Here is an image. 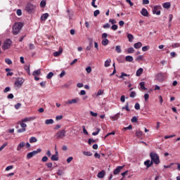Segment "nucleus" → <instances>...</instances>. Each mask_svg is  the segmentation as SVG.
<instances>
[{"label": "nucleus", "mask_w": 180, "mask_h": 180, "mask_svg": "<svg viewBox=\"0 0 180 180\" xmlns=\"http://www.w3.org/2000/svg\"><path fill=\"white\" fill-rule=\"evenodd\" d=\"M22 27H23V23L19 22H15L13 26V31L12 33L15 36L17 34H19V32L22 30Z\"/></svg>", "instance_id": "1"}, {"label": "nucleus", "mask_w": 180, "mask_h": 180, "mask_svg": "<svg viewBox=\"0 0 180 180\" xmlns=\"http://www.w3.org/2000/svg\"><path fill=\"white\" fill-rule=\"evenodd\" d=\"M150 160L153 162H154L156 165L160 164V156H158V154L150 153Z\"/></svg>", "instance_id": "2"}, {"label": "nucleus", "mask_w": 180, "mask_h": 180, "mask_svg": "<svg viewBox=\"0 0 180 180\" xmlns=\"http://www.w3.org/2000/svg\"><path fill=\"white\" fill-rule=\"evenodd\" d=\"M39 153H41V148H38L37 150H34L32 152L28 153L27 154V158L28 160H30V158H33V157H34V155H37V154H39Z\"/></svg>", "instance_id": "3"}, {"label": "nucleus", "mask_w": 180, "mask_h": 180, "mask_svg": "<svg viewBox=\"0 0 180 180\" xmlns=\"http://www.w3.org/2000/svg\"><path fill=\"white\" fill-rule=\"evenodd\" d=\"M66 133H67V131H65V129H63V130L58 131L55 135V137L56 139H64V137H65Z\"/></svg>", "instance_id": "4"}, {"label": "nucleus", "mask_w": 180, "mask_h": 180, "mask_svg": "<svg viewBox=\"0 0 180 180\" xmlns=\"http://www.w3.org/2000/svg\"><path fill=\"white\" fill-rule=\"evenodd\" d=\"M81 99H79V98H76L72 100H68L67 101L65 102V106H67L68 105H72V103H78L79 102H80Z\"/></svg>", "instance_id": "5"}, {"label": "nucleus", "mask_w": 180, "mask_h": 180, "mask_svg": "<svg viewBox=\"0 0 180 180\" xmlns=\"http://www.w3.org/2000/svg\"><path fill=\"white\" fill-rule=\"evenodd\" d=\"M36 8V6L32 4L31 3H27L25 6V11L27 12H32Z\"/></svg>", "instance_id": "6"}, {"label": "nucleus", "mask_w": 180, "mask_h": 180, "mask_svg": "<svg viewBox=\"0 0 180 180\" xmlns=\"http://www.w3.org/2000/svg\"><path fill=\"white\" fill-rule=\"evenodd\" d=\"M11 44H12V41H11V39L6 40L2 46L3 50H8V49L11 47Z\"/></svg>", "instance_id": "7"}, {"label": "nucleus", "mask_w": 180, "mask_h": 180, "mask_svg": "<svg viewBox=\"0 0 180 180\" xmlns=\"http://www.w3.org/2000/svg\"><path fill=\"white\" fill-rule=\"evenodd\" d=\"M161 6H155L153 8V15H161Z\"/></svg>", "instance_id": "8"}, {"label": "nucleus", "mask_w": 180, "mask_h": 180, "mask_svg": "<svg viewBox=\"0 0 180 180\" xmlns=\"http://www.w3.org/2000/svg\"><path fill=\"white\" fill-rule=\"evenodd\" d=\"M23 82H25V79L23 78H18L15 82V86H18V88H20L22 85H23Z\"/></svg>", "instance_id": "9"}, {"label": "nucleus", "mask_w": 180, "mask_h": 180, "mask_svg": "<svg viewBox=\"0 0 180 180\" xmlns=\"http://www.w3.org/2000/svg\"><path fill=\"white\" fill-rule=\"evenodd\" d=\"M156 79H158V81H159L160 82H162V81H164L165 79V77H164V73L162 72H159L157 74L156 77H155Z\"/></svg>", "instance_id": "10"}, {"label": "nucleus", "mask_w": 180, "mask_h": 180, "mask_svg": "<svg viewBox=\"0 0 180 180\" xmlns=\"http://www.w3.org/2000/svg\"><path fill=\"white\" fill-rule=\"evenodd\" d=\"M141 15H142V16L148 17V11H147V9L143 8L141 11Z\"/></svg>", "instance_id": "11"}, {"label": "nucleus", "mask_w": 180, "mask_h": 180, "mask_svg": "<svg viewBox=\"0 0 180 180\" xmlns=\"http://www.w3.org/2000/svg\"><path fill=\"white\" fill-rule=\"evenodd\" d=\"M123 169V166H118L117 168L114 170V175H117L119 172H120L121 170Z\"/></svg>", "instance_id": "12"}, {"label": "nucleus", "mask_w": 180, "mask_h": 180, "mask_svg": "<svg viewBox=\"0 0 180 180\" xmlns=\"http://www.w3.org/2000/svg\"><path fill=\"white\" fill-rule=\"evenodd\" d=\"M25 146H26V143L20 142L17 147V151H20V150H22V148H23V147H25Z\"/></svg>", "instance_id": "13"}, {"label": "nucleus", "mask_w": 180, "mask_h": 180, "mask_svg": "<svg viewBox=\"0 0 180 180\" xmlns=\"http://www.w3.org/2000/svg\"><path fill=\"white\" fill-rule=\"evenodd\" d=\"M105 170H102L101 172H98L97 174L98 178L102 179V178H105Z\"/></svg>", "instance_id": "14"}, {"label": "nucleus", "mask_w": 180, "mask_h": 180, "mask_svg": "<svg viewBox=\"0 0 180 180\" xmlns=\"http://www.w3.org/2000/svg\"><path fill=\"white\" fill-rule=\"evenodd\" d=\"M120 117V112H117L115 115L110 117L111 120H117Z\"/></svg>", "instance_id": "15"}, {"label": "nucleus", "mask_w": 180, "mask_h": 180, "mask_svg": "<svg viewBox=\"0 0 180 180\" xmlns=\"http://www.w3.org/2000/svg\"><path fill=\"white\" fill-rule=\"evenodd\" d=\"M144 165H146V167H147V168H150V167H151V165H153V161H150V160H148L144 162Z\"/></svg>", "instance_id": "16"}, {"label": "nucleus", "mask_w": 180, "mask_h": 180, "mask_svg": "<svg viewBox=\"0 0 180 180\" xmlns=\"http://www.w3.org/2000/svg\"><path fill=\"white\" fill-rule=\"evenodd\" d=\"M110 63H112V60L110 58L107 59L105 61L104 67H105V68L110 67Z\"/></svg>", "instance_id": "17"}, {"label": "nucleus", "mask_w": 180, "mask_h": 180, "mask_svg": "<svg viewBox=\"0 0 180 180\" xmlns=\"http://www.w3.org/2000/svg\"><path fill=\"white\" fill-rule=\"evenodd\" d=\"M61 53H63V49L60 48L59 51H56L53 53V56L54 57H58V56H60V54H61Z\"/></svg>", "instance_id": "18"}, {"label": "nucleus", "mask_w": 180, "mask_h": 180, "mask_svg": "<svg viewBox=\"0 0 180 180\" xmlns=\"http://www.w3.org/2000/svg\"><path fill=\"white\" fill-rule=\"evenodd\" d=\"M142 46H143V44H141V42H137L134 44V49H141Z\"/></svg>", "instance_id": "19"}, {"label": "nucleus", "mask_w": 180, "mask_h": 180, "mask_svg": "<svg viewBox=\"0 0 180 180\" xmlns=\"http://www.w3.org/2000/svg\"><path fill=\"white\" fill-rule=\"evenodd\" d=\"M143 71H144V69H143L142 68H140L136 73V77H140V75H141L143 74Z\"/></svg>", "instance_id": "20"}, {"label": "nucleus", "mask_w": 180, "mask_h": 180, "mask_svg": "<svg viewBox=\"0 0 180 180\" xmlns=\"http://www.w3.org/2000/svg\"><path fill=\"white\" fill-rule=\"evenodd\" d=\"M41 74V71L40 70V69L34 70L32 73V75L34 77H37V75H40Z\"/></svg>", "instance_id": "21"}, {"label": "nucleus", "mask_w": 180, "mask_h": 180, "mask_svg": "<svg viewBox=\"0 0 180 180\" xmlns=\"http://www.w3.org/2000/svg\"><path fill=\"white\" fill-rule=\"evenodd\" d=\"M125 60L126 61H127L128 63H132L134 58H133V56H127L125 57Z\"/></svg>", "instance_id": "22"}, {"label": "nucleus", "mask_w": 180, "mask_h": 180, "mask_svg": "<svg viewBox=\"0 0 180 180\" xmlns=\"http://www.w3.org/2000/svg\"><path fill=\"white\" fill-rule=\"evenodd\" d=\"M102 45L103 46H108V44H109V39L105 38L102 40V42H101Z\"/></svg>", "instance_id": "23"}, {"label": "nucleus", "mask_w": 180, "mask_h": 180, "mask_svg": "<svg viewBox=\"0 0 180 180\" xmlns=\"http://www.w3.org/2000/svg\"><path fill=\"white\" fill-rule=\"evenodd\" d=\"M163 8H165V9H169V8H171V3L166 2L163 4Z\"/></svg>", "instance_id": "24"}, {"label": "nucleus", "mask_w": 180, "mask_h": 180, "mask_svg": "<svg viewBox=\"0 0 180 180\" xmlns=\"http://www.w3.org/2000/svg\"><path fill=\"white\" fill-rule=\"evenodd\" d=\"M48 18H49V13H46L41 16V20H47Z\"/></svg>", "instance_id": "25"}, {"label": "nucleus", "mask_w": 180, "mask_h": 180, "mask_svg": "<svg viewBox=\"0 0 180 180\" xmlns=\"http://www.w3.org/2000/svg\"><path fill=\"white\" fill-rule=\"evenodd\" d=\"M53 123H54V120L53 119L45 120V124H53Z\"/></svg>", "instance_id": "26"}, {"label": "nucleus", "mask_w": 180, "mask_h": 180, "mask_svg": "<svg viewBox=\"0 0 180 180\" xmlns=\"http://www.w3.org/2000/svg\"><path fill=\"white\" fill-rule=\"evenodd\" d=\"M30 120H33V118L32 117H25V118H23L21 122L22 123H25L26 122H30Z\"/></svg>", "instance_id": "27"}, {"label": "nucleus", "mask_w": 180, "mask_h": 180, "mask_svg": "<svg viewBox=\"0 0 180 180\" xmlns=\"http://www.w3.org/2000/svg\"><path fill=\"white\" fill-rule=\"evenodd\" d=\"M127 39H128L129 41H130L131 43V41H133V39H134V37H133V34H128Z\"/></svg>", "instance_id": "28"}, {"label": "nucleus", "mask_w": 180, "mask_h": 180, "mask_svg": "<svg viewBox=\"0 0 180 180\" xmlns=\"http://www.w3.org/2000/svg\"><path fill=\"white\" fill-rule=\"evenodd\" d=\"M136 137H141V136H143V131H140V130H138L136 131Z\"/></svg>", "instance_id": "29"}, {"label": "nucleus", "mask_w": 180, "mask_h": 180, "mask_svg": "<svg viewBox=\"0 0 180 180\" xmlns=\"http://www.w3.org/2000/svg\"><path fill=\"white\" fill-rule=\"evenodd\" d=\"M54 76V73H53V72H50L47 75H46V78L48 79H51V78H53V77Z\"/></svg>", "instance_id": "30"}, {"label": "nucleus", "mask_w": 180, "mask_h": 180, "mask_svg": "<svg viewBox=\"0 0 180 180\" xmlns=\"http://www.w3.org/2000/svg\"><path fill=\"white\" fill-rule=\"evenodd\" d=\"M51 161H58V157L57 155H53L51 158Z\"/></svg>", "instance_id": "31"}, {"label": "nucleus", "mask_w": 180, "mask_h": 180, "mask_svg": "<svg viewBox=\"0 0 180 180\" xmlns=\"http://www.w3.org/2000/svg\"><path fill=\"white\" fill-rule=\"evenodd\" d=\"M30 143H37V139L34 136H32L30 139Z\"/></svg>", "instance_id": "32"}, {"label": "nucleus", "mask_w": 180, "mask_h": 180, "mask_svg": "<svg viewBox=\"0 0 180 180\" xmlns=\"http://www.w3.org/2000/svg\"><path fill=\"white\" fill-rule=\"evenodd\" d=\"M124 77H130V75H127L124 72H122L121 75L120 76V78L124 79Z\"/></svg>", "instance_id": "33"}, {"label": "nucleus", "mask_w": 180, "mask_h": 180, "mask_svg": "<svg viewBox=\"0 0 180 180\" xmlns=\"http://www.w3.org/2000/svg\"><path fill=\"white\" fill-rule=\"evenodd\" d=\"M140 86H141V89H142L143 91H146V89H147L145 86V84L144 82H141L140 83Z\"/></svg>", "instance_id": "34"}, {"label": "nucleus", "mask_w": 180, "mask_h": 180, "mask_svg": "<svg viewBox=\"0 0 180 180\" xmlns=\"http://www.w3.org/2000/svg\"><path fill=\"white\" fill-rule=\"evenodd\" d=\"M124 109L127 111V112H130V109L129 108V103H127V105L124 107L122 108V110H124Z\"/></svg>", "instance_id": "35"}, {"label": "nucleus", "mask_w": 180, "mask_h": 180, "mask_svg": "<svg viewBox=\"0 0 180 180\" xmlns=\"http://www.w3.org/2000/svg\"><path fill=\"white\" fill-rule=\"evenodd\" d=\"M127 53L129 54H131V53H134V48H133V47L129 48L127 49Z\"/></svg>", "instance_id": "36"}, {"label": "nucleus", "mask_w": 180, "mask_h": 180, "mask_svg": "<svg viewBox=\"0 0 180 180\" xmlns=\"http://www.w3.org/2000/svg\"><path fill=\"white\" fill-rule=\"evenodd\" d=\"M133 129V127L131 125H129V127H124L122 129V131H126V130H131Z\"/></svg>", "instance_id": "37"}, {"label": "nucleus", "mask_w": 180, "mask_h": 180, "mask_svg": "<svg viewBox=\"0 0 180 180\" xmlns=\"http://www.w3.org/2000/svg\"><path fill=\"white\" fill-rule=\"evenodd\" d=\"M115 50L117 53H122V48L120 47V46H116Z\"/></svg>", "instance_id": "38"}, {"label": "nucleus", "mask_w": 180, "mask_h": 180, "mask_svg": "<svg viewBox=\"0 0 180 180\" xmlns=\"http://www.w3.org/2000/svg\"><path fill=\"white\" fill-rule=\"evenodd\" d=\"M86 71L87 74H91V72H92V68H91V66L87 67L86 68Z\"/></svg>", "instance_id": "39"}, {"label": "nucleus", "mask_w": 180, "mask_h": 180, "mask_svg": "<svg viewBox=\"0 0 180 180\" xmlns=\"http://www.w3.org/2000/svg\"><path fill=\"white\" fill-rule=\"evenodd\" d=\"M83 154H84V155H86V157H91V155H92V153H91V152H86V151H84Z\"/></svg>", "instance_id": "40"}, {"label": "nucleus", "mask_w": 180, "mask_h": 180, "mask_svg": "<svg viewBox=\"0 0 180 180\" xmlns=\"http://www.w3.org/2000/svg\"><path fill=\"white\" fill-rule=\"evenodd\" d=\"M40 6L41 8H45L46 7V1L44 0H42L40 3Z\"/></svg>", "instance_id": "41"}, {"label": "nucleus", "mask_w": 180, "mask_h": 180, "mask_svg": "<svg viewBox=\"0 0 180 180\" xmlns=\"http://www.w3.org/2000/svg\"><path fill=\"white\" fill-rule=\"evenodd\" d=\"M57 175H58L59 176H63V175H64V172H63V170H58L57 172Z\"/></svg>", "instance_id": "42"}, {"label": "nucleus", "mask_w": 180, "mask_h": 180, "mask_svg": "<svg viewBox=\"0 0 180 180\" xmlns=\"http://www.w3.org/2000/svg\"><path fill=\"white\" fill-rule=\"evenodd\" d=\"M99 131H101V129L97 128V131L93 132L92 136H98L99 134Z\"/></svg>", "instance_id": "43"}, {"label": "nucleus", "mask_w": 180, "mask_h": 180, "mask_svg": "<svg viewBox=\"0 0 180 180\" xmlns=\"http://www.w3.org/2000/svg\"><path fill=\"white\" fill-rule=\"evenodd\" d=\"M99 13H101V11L99 10H96L94 12V16H95V18H96V16H98V15H99Z\"/></svg>", "instance_id": "44"}, {"label": "nucleus", "mask_w": 180, "mask_h": 180, "mask_svg": "<svg viewBox=\"0 0 180 180\" xmlns=\"http://www.w3.org/2000/svg\"><path fill=\"white\" fill-rule=\"evenodd\" d=\"M110 23H111L112 25H116V23H117V22L116 21V20L115 19H110L109 20Z\"/></svg>", "instance_id": "45"}, {"label": "nucleus", "mask_w": 180, "mask_h": 180, "mask_svg": "<svg viewBox=\"0 0 180 180\" xmlns=\"http://www.w3.org/2000/svg\"><path fill=\"white\" fill-rule=\"evenodd\" d=\"M92 49V42L89 43V45L86 48V51H89Z\"/></svg>", "instance_id": "46"}, {"label": "nucleus", "mask_w": 180, "mask_h": 180, "mask_svg": "<svg viewBox=\"0 0 180 180\" xmlns=\"http://www.w3.org/2000/svg\"><path fill=\"white\" fill-rule=\"evenodd\" d=\"M6 146H8V143L6 142L0 147V151H2V150L6 147Z\"/></svg>", "instance_id": "47"}, {"label": "nucleus", "mask_w": 180, "mask_h": 180, "mask_svg": "<svg viewBox=\"0 0 180 180\" xmlns=\"http://www.w3.org/2000/svg\"><path fill=\"white\" fill-rule=\"evenodd\" d=\"M49 158H47V156H44L41 159L42 162H47Z\"/></svg>", "instance_id": "48"}, {"label": "nucleus", "mask_w": 180, "mask_h": 180, "mask_svg": "<svg viewBox=\"0 0 180 180\" xmlns=\"http://www.w3.org/2000/svg\"><path fill=\"white\" fill-rule=\"evenodd\" d=\"M29 48H30V50H34V49H36V46H34V44H30Z\"/></svg>", "instance_id": "49"}, {"label": "nucleus", "mask_w": 180, "mask_h": 180, "mask_svg": "<svg viewBox=\"0 0 180 180\" xmlns=\"http://www.w3.org/2000/svg\"><path fill=\"white\" fill-rule=\"evenodd\" d=\"M134 108L136 110H140V104L139 103H136Z\"/></svg>", "instance_id": "50"}, {"label": "nucleus", "mask_w": 180, "mask_h": 180, "mask_svg": "<svg viewBox=\"0 0 180 180\" xmlns=\"http://www.w3.org/2000/svg\"><path fill=\"white\" fill-rule=\"evenodd\" d=\"M5 61L6 63V64H8L10 65V64H12V60L9 59V58H6Z\"/></svg>", "instance_id": "51"}, {"label": "nucleus", "mask_w": 180, "mask_h": 180, "mask_svg": "<svg viewBox=\"0 0 180 180\" xmlns=\"http://www.w3.org/2000/svg\"><path fill=\"white\" fill-rule=\"evenodd\" d=\"M20 106H22V103H17V104H15V109H20Z\"/></svg>", "instance_id": "52"}, {"label": "nucleus", "mask_w": 180, "mask_h": 180, "mask_svg": "<svg viewBox=\"0 0 180 180\" xmlns=\"http://www.w3.org/2000/svg\"><path fill=\"white\" fill-rule=\"evenodd\" d=\"M131 122L132 123H137V117H133L131 120Z\"/></svg>", "instance_id": "53"}, {"label": "nucleus", "mask_w": 180, "mask_h": 180, "mask_svg": "<svg viewBox=\"0 0 180 180\" xmlns=\"http://www.w3.org/2000/svg\"><path fill=\"white\" fill-rule=\"evenodd\" d=\"M136 92L135 91H131L130 94V98H136Z\"/></svg>", "instance_id": "54"}, {"label": "nucleus", "mask_w": 180, "mask_h": 180, "mask_svg": "<svg viewBox=\"0 0 180 180\" xmlns=\"http://www.w3.org/2000/svg\"><path fill=\"white\" fill-rule=\"evenodd\" d=\"M150 49V46H146L142 48V51H147Z\"/></svg>", "instance_id": "55"}, {"label": "nucleus", "mask_w": 180, "mask_h": 180, "mask_svg": "<svg viewBox=\"0 0 180 180\" xmlns=\"http://www.w3.org/2000/svg\"><path fill=\"white\" fill-rule=\"evenodd\" d=\"M16 14L18 15V16H22V10L18 9L16 11Z\"/></svg>", "instance_id": "56"}, {"label": "nucleus", "mask_w": 180, "mask_h": 180, "mask_svg": "<svg viewBox=\"0 0 180 180\" xmlns=\"http://www.w3.org/2000/svg\"><path fill=\"white\" fill-rule=\"evenodd\" d=\"M103 29H109L110 27V24L106 23L103 26Z\"/></svg>", "instance_id": "57"}, {"label": "nucleus", "mask_w": 180, "mask_h": 180, "mask_svg": "<svg viewBox=\"0 0 180 180\" xmlns=\"http://www.w3.org/2000/svg\"><path fill=\"white\" fill-rule=\"evenodd\" d=\"M90 115L93 116V117H96V116H98V113L94 112L93 111L90 112Z\"/></svg>", "instance_id": "58"}, {"label": "nucleus", "mask_w": 180, "mask_h": 180, "mask_svg": "<svg viewBox=\"0 0 180 180\" xmlns=\"http://www.w3.org/2000/svg\"><path fill=\"white\" fill-rule=\"evenodd\" d=\"M117 25H112V26L111 27L112 30H117Z\"/></svg>", "instance_id": "59"}, {"label": "nucleus", "mask_w": 180, "mask_h": 180, "mask_svg": "<svg viewBox=\"0 0 180 180\" xmlns=\"http://www.w3.org/2000/svg\"><path fill=\"white\" fill-rule=\"evenodd\" d=\"M10 169H13V165L8 166V167L6 168V171H10Z\"/></svg>", "instance_id": "60"}, {"label": "nucleus", "mask_w": 180, "mask_h": 180, "mask_svg": "<svg viewBox=\"0 0 180 180\" xmlns=\"http://www.w3.org/2000/svg\"><path fill=\"white\" fill-rule=\"evenodd\" d=\"M25 70L27 71V74H28L29 75H30V67L27 66V67L25 68Z\"/></svg>", "instance_id": "61"}, {"label": "nucleus", "mask_w": 180, "mask_h": 180, "mask_svg": "<svg viewBox=\"0 0 180 180\" xmlns=\"http://www.w3.org/2000/svg\"><path fill=\"white\" fill-rule=\"evenodd\" d=\"M72 160H74V158H72V157H69V158L67 159V162H68V164H70V162H71V161H72Z\"/></svg>", "instance_id": "62"}, {"label": "nucleus", "mask_w": 180, "mask_h": 180, "mask_svg": "<svg viewBox=\"0 0 180 180\" xmlns=\"http://www.w3.org/2000/svg\"><path fill=\"white\" fill-rule=\"evenodd\" d=\"M46 82H41L40 83V86H41L42 88H46Z\"/></svg>", "instance_id": "63"}, {"label": "nucleus", "mask_w": 180, "mask_h": 180, "mask_svg": "<svg viewBox=\"0 0 180 180\" xmlns=\"http://www.w3.org/2000/svg\"><path fill=\"white\" fill-rule=\"evenodd\" d=\"M26 130V128H22L18 130V133H24V131Z\"/></svg>", "instance_id": "64"}]
</instances>
